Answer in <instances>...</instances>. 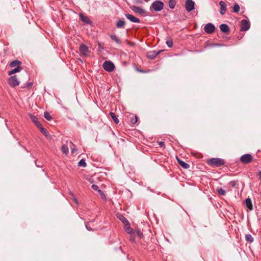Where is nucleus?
I'll return each instance as SVG.
<instances>
[{
    "mask_svg": "<svg viewBox=\"0 0 261 261\" xmlns=\"http://www.w3.org/2000/svg\"><path fill=\"white\" fill-rule=\"evenodd\" d=\"M208 163L213 166L219 167L223 165L225 162L223 159L220 158H212L208 160Z\"/></svg>",
    "mask_w": 261,
    "mask_h": 261,
    "instance_id": "obj_1",
    "label": "nucleus"
},
{
    "mask_svg": "<svg viewBox=\"0 0 261 261\" xmlns=\"http://www.w3.org/2000/svg\"><path fill=\"white\" fill-rule=\"evenodd\" d=\"M102 67L103 69L108 72H111L115 69L114 64L110 61H105L103 63Z\"/></svg>",
    "mask_w": 261,
    "mask_h": 261,
    "instance_id": "obj_2",
    "label": "nucleus"
},
{
    "mask_svg": "<svg viewBox=\"0 0 261 261\" xmlns=\"http://www.w3.org/2000/svg\"><path fill=\"white\" fill-rule=\"evenodd\" d=\"M164 6V4L161 1H155L152 4V7L155 11H161Z\"/></svg>",
    "mask_w": 261,
    "mask_h": 261,
    "instance_id": "obj_3",
    "label": "nucleus"
},
{
    "mask_svg": "<svg viewBox=\"0 0 261 261\" xmlns=\"http://www.w3.org/2000/svg\"><path fill=\"white\" fill-rule=\"evenodd\" d=\"M216 29L215 26L212 23L206 24L204 27V30L207 34L213 33Z\"/></svg>",
    "mask_w": 261,
    "mask_h": 261,
    "instance_id": "obj_4",
    "label": "nucleus"
},
{
    "mask_svg": "<svg viewBox=\"0 0 261 261\" xmlns=\"http://www.w3.org/2000/svg\"><path fill=\"white\" fill-rule=\"evenodd\" d=\"M79 50L80 53L84 56H88L90 53L88 47L84 44L80 45Z\"/></svg>",
    "mask_w": 261,
    "mask_h": 261,
    "instance_id": "obj_5",
    "label": "nucleus"
},
{
    "mask_svg": "<svg viewBox=\"0 0 261 261\" xmlns=\"http://www.w3.org/2000/svg\"><path fill=\"white\" fill-rule=\"evenodd\" d=\"M252 160V157L250 154H245L240 158V161L244 164L250 163Z\"/></svg>",
    "mask_w": 261,
    "mask_h": 261,
    "instance_id": "obj_6",
    "label": "nucleus"
},
{
    "mask_svg": "<svg viewBox=\"0 0 261 261\" xmlns=\"http://www.w3.org/2000/svg\"><path fill=\"white\" fill-rule=\"evenodd\" d=\"M8 83L12 87H16L19 84V82L17 80L16 75L11 76L8 79Z\"/></svg>",
    "mask_w": 261,
    "mask_h": 261,
    "instance_id": "obj_7",
    "label": "nucleus"
},
{
    "mask_svg": "<svg viewBox=\"0 0 261 261\" xmlns=\"http://www.w3.org/2000/svg\"><path fill=\"white\" fill-rule=\"evenodd\" d=\"M194 2L192 0H187L185 3V8L188 12H191L194 9Z\"/></svg>",
    "mask_w": 261,
    "mask_h": 261,
    "instance_id": "obj_8",
    "label": "nucleus"
},
{
    "mask_svg": "<svg viewBox=\"0 0 261 261\" xmlns=\"http://www.w3.org/2000/svg\"><path fill=\"white\" fill-rule=\"evenodd\" d=\"M250 28L249 22L245 19H243L241 21V31H246Z\"/></svg>",
    "mask_w": 261,
    "mask_h": 261,
    "instance_id": "obj_9",
    "label": "nucleus"
},
{
    "mask_svg": "<svg viewBox=\"0 0 261 261\" xmlns=\"http://www.w3.org/2000/svg\"><path fill=\"white\" fill-rule=\"evenodd\" d=\"M162 51V50H159V51H155V50H153V51H149L147 53V57L148 59H153L154 58H155Z\"/></svg>",
    "mask_w": 261,
    "mask_h": 261,
    "instance_id": "obj_10",
    "label": "nucleus"
},
{
    "mask_svg": "<svg viewBox=\"0 0 261 261\" xmlns=\"http://www.w3.org/2000/svg\"><path fill=\"white\" fill-rule=\"evenodd\" d=\"M125 16L128 19L129 21L131 22H134V23H139L140 22V20L134 16L133 15L129 14H125Z\"/></svg>",
    "mask_w": 261,
    "mask_h": 261,
    "instance_id": "obj_11",
    "label": "nucleus"
},
{
    "mask_svg": "<svg viewBox=\"0 0 261 261\" xmlns=\"http://www.w3.org/2000/svg\"><path fill=\"white\" fill-rule=\"evenodd\" d=\"M130 8L134 12L138 13V14H143L145 12V11L142 8L135 6H130Z\"/></svg>",
    "mask_w": 261,
    "mask_h": 261,
    "instance_id": "obj_12",
    "label": "nucleus"
},
{
    "mask_svg": "<svg viewBox=\"0 0 261 261\" xmlns=\"http://www.w3.org/2000/svg\"><path fill=\"white\" fill-rule=\"evenodd\" d=\"M219 5L221 7L220 13L222 15H224L226 11V5L223 1H220L219 2Z\"/></svg>",
    "mask_w": 261,
    "mask_h": 261,
    "instance_id": "obj_13",
    "label": "nucleus"
},
{
    "mask_svg": "<svg viewBox=\"0 0 261 261\" xmlns=\"http://www.w3.org/2000/svg\"><path fill=\"white\" fill-rule=\"evenodd\" d=\"M80 17L81 20L83 21V22H84L86 23H88V24L91 23V21L90 20L89 18L87 16L84 15L83 14L80 13Z\"/></svg>",
    "mask_w": 261,
    "mask_h": 261,
    "instance_id": "obj_14",
    "label": "nucleus"
},
{
    "mask_svg": "<svg viewBox=\"0 0 261 261\" xmlns=\"http://www.w3.org/2000/svg\"><path fill=\"white\" fill-rule=\"evenodd\" d=\"M124 228L125 230L130 234H132L134 233L133 229L130 227L129 224L128 222L126 223V224H124Z\"/></svg>",
    "mask_w": 261,
    "mask_h": 261,
    "instance_id": "obj_15",
    "label": "nucleus"
},
{
    "mask_svg": "<svg viewBox=\"0 0 261 261\" xmlns=\"http://www.w3.org/2000/svg\"><path fill=\"white\" fill-rule=\"evenodd\" d=\"M220 29L221 32L224 33H228L229 31V27L226 24H222L220 25Z\"/></svg>",
    "mask_w": 261,
    "mask_h": 261,
    "instance_id": "obj_16",
    "label": "nucleus"
},
{
    "mask_svg": "<svg viewBox=\"0 0 261 261\" xmlns=\"http://www.w3.org/2000/svg\"><path fill=\"white\" fill-rule=\"evenodd\" d=\"M177 160L178 164L183 168H184V169H188L190 167V165L186 163V162H184V161H182L181 160H180L179 159H178L177 158Z\"/></svg>",
    "mask_w": 261,
    "mask_h": 261,
    "instance_id": "obj_17",
    "label": "nucleus"
},
{
    "mask_svg": "<svg viewBox=\"0 0 261 261\" xmlns=\"http://www.w3.org/2000/svg\"><path fill=\"white\" fill-rule=\"evenodd\" d=\"M245 203L246 206L250 210H253V206L252 204V201L250 198H248L245 200Z\"/></svg>",
    "mask_w": 261,
    "mask_h": 261,
    "instance_id": "obj_18",
    "label": "nucleus"
},
{
    "mask_svg": "<svg viewBox=\"0 0 261 261\" xmlns=\"http://www.w3.org/2000/svg\"><path fill=\"white\" fill-rule=\"evenodd\" d=\"M125 22L123 20H119L117 21L116 26L117 28H123L124 27Z\"/></svg>",
    "mask_w": 261,
    "mask_h": 261,
    "instance_id": "obj_19",
    "label": "nucleus"
},
{
    "mask_svg": "<svg viewBox=\"0 0 261 261\" xmlns=\"http://www.w3.org/2000/svg\"><path fill=\"white\" fill-rule=\"evenodd\" d=\"M21 68L19 66H17L14 69L8 71V75H10L14 74L16 72H19L21 70Z\"/></svg>",
    "mask_w": 261,
    "mask_h": 261,
    "instance_id": "obj_20",
    "label": "nucleus"
},
{
    "mask_svg": "<svg viewBox=\"0 0 261 261\" xmlns=\"http://www.w3.org/2000/svg\"><path fill=\"white\" fill-rule=\"evenodd\" d=\"M117 217L123 223V224H126V223L128 222L127 220L122 215L118 214L117 215Z\"/></svg>",
    "mask_w": 261,
    "mask_h": 261,
    "instance_id": "obj_21",
    "label": "nucleus"
},
{
    "mask_svg": "<svg viewBox=\"0 0 261 261\" xmlns=\"http://www.w3.org/2000/svg\"><path fill=\"white\" fill-rule=\"evenodd\" d=\"M110 37L113 40H114L115 42H116V43H117L118 44H121V42L120 40L118 38V37L117 36H116L115 35H111L110 36Z\"/></svg>",
    "mask_w": 261,
    "mask_h": 261,
    "instance_id": "obj_22",
    "label": "nucleus"
},
{
    "mask_svg": "<svg viewBox=\"0 0 261 261\" xmlns=\"http://www.w3.org/2000/svg\"><path fill=\"white\" fill-rule=\"evenodd\" d=\"M21 63V62L18 60H14L10 63V66L12 67H16L17 66H19L18 65H20Z\"/></svg>",
    "mask_w": 261,
    "mask_h": 261,
    "instance_id": "obj_23",
    "label": "nucleus"
},
{
    "mask_svg": "<svg viewBox=\"0 0 261 261\" xmlns=\"http://www.w3.org/2000/svg\"><path fill=\"white\" fill-rule=\"evenodd\" d=\"M110 115L112 118V119L113 120V121H114V122L116 123V124H118L119 122V121L118 120V119L117 118V117L116 116L115 114L113 112H110Z\"/></svg>",
    "mask_w": 261,
    "mask_h": 261,
    "instance_id": "obj_24",
    "label": "nucleus"
},
{
    "mask_svg": "<svg viewBox=\"0 0 261 261\" xmlns=\"http://www.w3.org/2000/svg\"><path fill=\"white\" fill-rule=\"evenodd\" d=\"M245 239H246V240L247 242H249L250 243H252L254 241L253 238L252 237V236L250 234H246Z\"/></svg>",
    "mask_w": 261,
    "mask_h": 261,
    "instance_id": "obj_25",
    "label": "nucleus"
},
{
    "mask_svg": "<svg viewBox=\"0 0 261 261\" xmlns=\"http://www.w3.org/2000/svg\"><path fill=\"white\" fill-rule=\"evenodd\" d=\"M62 152L65 153V154H67L68 153V147L66 145H63L62 146L61 148Z\"/></svg>",
    "mask_w": 261,
    "mask_h": 261,
    "instance_id": "obj_26",
    "label": "nucleus"
},
{
    "mask_svg": "<svg viewBox=\"0 0 261 261\" xmlns=\"http://www.w3.org/2000/svg\"><path fill=\"white\" fill-rule=\"evenodd\" d=\"M40 131L46 137L48 138L50 136L48 131L45 128L41 127Z\"/></svg>",
    "mask_w": 261,
    "mask_h": 261,
    "instance_id": "obj_27",
    "label": "nucleus"
},
{
    "mask_svg": "<svg viewBox=\"0 0 261 261\" xmlns=\"http://www.w3.org/2000/svg\"><path fill=\"white\" fill-rule=\"evenodd\" d=\"M176 0H170L169 2V7L171 9H173L176 5Z\"/></svg>",
    "mask_w": 261,
    "mask_h": 261,
    "instance_id": "obj_28",
    "label": "nucleus"
},
{
    "mask_svg": "<svg viewBox=\"0 0 261 261\" xmlns=\"http://www.w3.org/2000/svg\"><path fill=\"white\" fill-rule=\"evenodd\" d=\"M78 165L80 167H85L86 166V163L84 159H82L79 162Z\"/></svg>",
    "mask_w": 261,
    "mask_h": 261,
    "instance_id": "obj_29",
    "label": "nucleus"
},
{
    "mask_svg": "<svg viewBox=\"0 0 261 261\" xmlns=\"http://www.w3.org/2000/svg\"><path fill=\"white\" fill-rule=\"evenodd\" d=\"M44 117L48 121L52 120V117L48 112H46L44 113Z\"/></svg>",
    "mask_w": 261,
    "mask_h": 261,
    "instance_id": "obj_30",
    "label": "nucleus"
},
{
    "mask_svg": "<svg viewBox=\"0 0 261 261\" xmlns=\"http://www.w3.org/2000/svg\"><path fill=\"white\" fill-rule=\"evenodd\" d=\"M217 190L219 194L221 195H224L226 194L225 191L221 188L217 189Z\"/></svg>",
    "mask_w": 261,
    "mask_h": 261,
    "instance_id": "obj_31",
    "label": "nucleus"
},
{
    "mask_svg": "<svg viewBox=\"0 0 261 261\" xmlns=\"http://www.w3.org/2000/svg\"><path fill=\"white\" fill-rule=\"evenodd\" d=\"M240 6L238 4H236L233 6V12L235 13H237L240 11Z\"/></svg>",
    "mask_w": 261,
    "mask_h": 261,
    "instance_id": "obj_32",
    "label": "nucleus"
},
{
    "mask_svg": "<svg viewBox=\"0 0 261 261\" xmlns=\"http://www.w3.org/2000/svg\"><path fill=\"white\" fill-rule=\"evenodd\" d=\"M30 118L32 121L35 124L36 122H37L38 121L37 120V118L36 117L33 116V115L31 114L30 115Z\"/></svg>",
    "mask_w": 261,
    "mask_h": 261,
    "instance_id": "obj_33",
    "label": "nucleus"
},
{
    "mask_svg": "<svg viewBox=\"0 0 261 261\" xmlns=\"http://www.w3.org/2000/svg\"><path fill=\"white\" fill-rule=\"evenodd\" d=\"M166 43L169 47H171L173 44L172 40H167Z\"/></svg>",
    "mask_w": 261,
    "mask_h": 261,
    "instance_id": "obj_34",
    "label": "nucleus"
},
{
    "mask_svg": "<svg viewBox=\"0 0 261 261\" xmlns=\"http://www.w3.org/2000/svg\"><path fill=\"white\" fill-rule=\"evenodd\" d=\"M98 193H99V194L100 195L101 198L103 199H106V195H105L103 192L101 190H98Z\"/></svg>",
    "mask_w": 261,
    "mask_h": 261,
    "instance_id": "obj_35",
    "label": "nucleus"
},
{
    "mask_svg": "<svg viewBox=\"0 0 261 261\" xmlns=\"http://www.w3.org/2000/svg\"><path fill=\"white\" fill-rule=\"evenodd\" d=\"M138 121V117L136 115L134 118H132L130 120V122L132 124H135Z\"/></svg>",
    "mask_w": 261,
    "mask_h": 261,
    "instance_id": "obj_36",
    "label": "nucleus"
},
{
    "mask_svg": "<svg viewBox=\"0 0 261 261\" xmlns=\"http://www.w3.org/2000/svg\"><path fill=\"white\" fill-rule=\"evenodd\" d=\"M92 188L93 190H94L95 191H98V190H99L98 186L96 185H92Z\"/></svg>",
    "mask_w": 261,
    "mask_h": 261,
    "instance_id": "obj_37",
    "label": "nucleus"
},
{
    "mask_svg": "<svg viewBox=\"0 0 261 261\" xmlns=\"http://www.w3.org/2000/svg\"><path fill=\"white\" fill-rule=\"evenodd\" d=\"M136 233L137 236L139 238H141L143 236V233L139 230H138Z\"/></svg>",
    "mask_w": 261,
    "mask_h": 261,
    "instance_id": "obj_38",
    "label": "nucleus"
},
{
    "mask_svg": "<svg viewBox=\"0 0 261 261\" xmlns=\"http://www.w3.org/2000/svg\"><path fill=\"white\" fill-rule=\"evenodd\" d=\"M130 241L132 242H135V237L133 236V233L132 234H131L130 237Z\"/></svg>",
    "mask_w": 261,
    "mask_h": 261,
    "instance_id": "obj_39",
    "label": "nucleus"
},
{
    "mask_svg": "<svg viewBox=\"0 0 261 261\" xmlns=\"http://www.w3.org/2000/svg\"><path fill=\"white\" fill-rule=\"evenodd\" d=\"M35 124L37 126V127L40 128V129L41 130V128L42 127L41 123L39 121H38L35 123Z\"/></svg>",
    "mask_w": 261,
    "mask_h": 261,
    "instance_id": "obj_40",
    "label": "nucleus"
},
{
    "mask_svg": "<svg viewBox=\"0 0 261 261\" xmlns=\"http://www.w3.org/2000/svg\"><path fill=\"white\" fill-rule=\"evenodd\" d=\"M71 153H75L77 151V149H76L75 148L71 147Z\"/></svg>",
    "mask_w": 261,
    "mask_h": 261,
    "instance_id": "obj_41",
    "label": "nucleus"
},
{
    "mask_svg": "<svg viewBox=\"0 0 261 261\" xmlns=\"http://www.w3.org/2000/svg\"><path fill=\"white\" fill-rule=\"evenodd\" d=\"M159 145L160 147H162L164 146V142L163 141H160L159 142Z\"/></svg>",
    "mask_w": 261,
    "mask_h": 261,
    "instance_id": "obj_42",
    "label": "nucleus"
},
{
    "mask_svg": "<svg viewBox=\"0 0 261 261\" xmlns=\"http://www.w3.org/2000/svg\"><path fill=\"white\" fill-rule=\"evenodd\" d=\"M88 223H87L86 224V228H87V230H89V231H91V230H92V228H91L88 227Z\"/></svg>",
    "mask_w": 261,
    "mask_h": 261,
    "instance_id": "obj_43",
    "label": "nucleus"
},
{
    "mask_svg": "<svg viewBox=\"0 0 261 261\" xmlns=\"http://www.w3.org/2000/svg\"><path fill=\"white\" fill-rule=\"evenodd\" d=\"M32 85V83H30L29 84H28L26 86V87H30ZM25 86H24L23 87H25Z\"/></svg>",
    "mask_w": 261,
    "mask_h": 261,
    "instance_id": "obj_44",
    "label": "nucleus"
},
{
    "mask_svg": "<svg viewBox=\"0 0 261 261\" xmlns=\"http://www.w3.org/2000/svg\"><path fill=\"white\" fill-rule=\"evenodd\" d=\"M73 201L76 203H77V200L76 199V198H73Z\"/></svg>",
    "mask_w": 261,
    "mask_h": 261,
    "instance_id": "obj_45",
    "label": "nucleus"
},
{
    "mask_svg": "<svg viewBox=\"0 0 261 261\" xmlns=\"http://www.w3.org/2000/svg\"><path fill=\"white\" fill-rule=\"evenodd\" d=\"M259 178L261 179V171L259 172Z\"/></svg>",
    "mask_w": 261,
    "mask_h": 261,
    "instance_id": "obj_46",
    "label": "nucleus"
},
{
    "mask_svg": "<svg viewBox=\"0 0 261 261\" xmlns=\"http://www.w3.org/2000/svg\"><path fill=\"white\" fill-rule=\"evenodd\" d=\"M215 46H221V44H215Z\"/></svg>",
    "mask_w": 261,
    "mask_h": 261,
    "instance_id": "obj_47",
    "label": "nucleus"
},
{
    "mask_svg": "<svg viewBox=\"0 0 261 261\" xmlns=\"http://www.w3.org/2000/svg\"><path fill=\"white\" fill-rule=\"evenodd\" d=\"M235 186H236V184H235L234 182H233L232 184V186L234 187Z\"/></svg>",
    "mask_w": 261,
    "mask_h": 261,
    "instance_id": "obj_48",
    "label": "nucleus"
},
{
    "mask_svg": "<svg viewBox=\"0 0 261 261\" xmlns=\"http://www.w3.org/2000/svg\"><path fill=\"white\" fill-rule=\"evenodd\" d=\"M136 1H137V2L139 3L141 2V0H136Z\"/></svg>",
    "mask_w": 261,
    "mask_h": 261,
    "instance_id": "obj_49",
    "label": "nucleus"
},
{
    "mask_svg": "<svg viewBox=\"0 0 261 261\" xmlns=\"http://www.w3.org/2000/svg\"><path fill=\"white\" fill-rule=\"evenodd\" d=\"M70 144L71 145H73V144H72V143L71 142H70Z\"/></svg>",
    "mask_w": 261,
    "mask_h": 261,
    "instance_id": "obj_50",
    "label": "nucleus"
}]
</instances>
